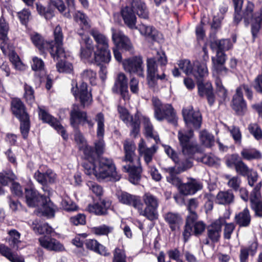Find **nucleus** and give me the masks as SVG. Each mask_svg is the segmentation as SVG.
<instances>
[{
	"label": "nucleus",
	"mask_w": 262,
	"mask_h": 262,
	"mask_svg": "<svg viewBox=\"0 0 262 262\" xmlns=\"http://www.w3.org/2000/svg\"><path fill=\"white\" fill-rule=\"evenodd\" d=\"M83 167L85 174H94L98 179H104L112 177L119 180L116 168L113 160L105 157H99L95 161H85Z\"/></svg>",
	"instance_id": "f257e3e1"
},
{
	"label": "nucleus",
	"mask_w": 262,
	"mask_h": 262,
	"mask_svg": "<svg viewBox=\"0 0 262 262\" xmlns=\"http://www.w3.org/2000/svg\"><path fill=\"white\" fill-rule=\"evenodd\" d=\"M136 145L133 141L125 140L123 142L124 157L123 161L128 162V164L122 166L125 172L129 173V180L134 184H138L141 179L142 169L139 158L136 159Z\"/></svg>",
	"instance_id": "f03ea898"
},
{
	"label": "nucleus",
	"mask_w": 262,
	"mask_h": 262,
	"mask_svg": "<svg viewBox=\"0 0 262 262\" xmlns=\"http://www.w3.org/2000/svg\"><path fill=\"white\" fill-rule=\"evenodd\" d=\"M54 40L51 42L45 41L43 37L38 33L32 34L31 39L38 48L41 54H43L47 50L52 58L62 57L64 53L60 45H63V34L61 28L57 26L54 31Z\"/></svg>",
	"instance_id": "7ed1b4c3"
},
{
	"label": "nucleus",
	"mask_w": 262,
	"mask_h": 262,
	"mask_svg": "<svg viewBox=\"0 0 262 262\" xmlns=\"http://www.w3.org/2000/svg\"><path fill=\"white\" fill-rule=\"evenodd\" d=\"M96 123V137L94 142L95 149L92 146H86L84 149L85 161H95L100 157L104 150L105 116L102 112L97 113L94 117Z\"/></svg>",
	"instance_id": "20e7f679"
},
{
	"label": "nucleus",
	"mask_w": 262,
	"mask_h": 262,
	"mask_svg": "<svg viewBox=\"0 0 262 262\" xmlns=\"http://www.w3.org/2000/svg\"><path fill=\"white\" fill-rule=\"evenodd\" d=\"M193 135V132L192 129H189L188 131L181 130L178 132V138L182 147V153L187 157L186 160L181 162L178 167V169L181 172L184 171L192 166V162L190 159L199 150L198 145L190 141Z\"/></svg>",
	"instance_id": "39448f33"
},
{
	"label": "nucleus",
	"mask_w": 262,
	"mask_h": 262,
	"mask_svg": "<svg viewBox=\"0 0 262 262\" xmlns=\"http://www.w3.org/2000/svg\"><path fill=\"white\" fill-rule=\"evenodd\" d=\"M158 54L159 57L157 59L156 58H147L146 60L147 81L148 86L151 88H155L157 86L158 80L166 79L164 71V66L167 63V59L165 53Z\"/></svg>",
	"instance_id": "423d86ee"
},
{
	"label": "nucleus",
	"mask_w": 262,
	"mask_h": 262,
	"mask_svg": "<svg viewBox=\"0 0 262 262\" xmlns=\"http://www.w3.org/2000/svg\"><path fill=\"white\" fill-rule=\"evenodd\" d=\"M154 117L159 121L166 120L174 126L177 125L178 117L176 112L171 104L162 103L157 98H152Z\"/></svg>",
	"instance_id": "0eeeda50"
},
{
	"label": "nucleus",
	"mask_w": 262,
	"mask_h": 262,
	"mask_svg": "<svg viewBox=\"0 0 262 262\" xmlns=\"http://www.w3.org/2000/svg\"><path fill=\"white\" fill-rule=\"evenodd\" d=\"M158 199L150 192H146L141 198V205L137 211L140 215L152 221L158 218Z\"/></svg>",
	"instance_id": "6e6552de"
},
{
	"label": "nucleus",
	"mask_w": 262,
	"mask_h": 262,
	"mask_svg": "<svg viewBox=\"0 0 262 262\" xmlns=\"http://www.w3.org/2000/svg\"><path fill=\"white\" fill-rule=\"evenodd\" d=\"M78 34L81 36V40L80 41L81 45L80 48L81 58L89 63H96L98 65L102 62H104L103 58L100 54H97L96 51L94 52L92 39L83 32H79Z\"/></svg>",
	"instance_id": "1a4fd4ad"
},
{
	"label": "nucleus",
	"mask_w": 262,
	"mask_h": 262,
	"mask_svg": "<svg viewBox=\"0 0 262 262\" xmlns=\"http://www.w3.org/2000/svg\"><path fill=\"white\" fill-rule=\"evenodd\" d=\"M54 8H57L66 17L71 16L70 11L74 9V7L71 8L68 6V11L66 12V7L62 0L53 1L47 7H45L40 4H36V9L38 13L47 20L51 19L54 16Z\"/></svg>",
	"instance_id": "9d476101"
},
{
	"label": "nucleus",
	"mask_w": 262,
	"mask_h": 262,
	"mask_svg": "<svg viewBox=\"0 0 262 262\" xmlns=\"http://www.w3.org/2000/svg\"><path fill=\"white\" fill-rule=\"evenodd\" d=\"M179 68L187 75H192L196 79L205 77L208 75V69L206 63L196 61L192 65L187 59L179 61Z\"/></svg>",
	"instance_id": "9b49d317"
},
{
	"label": "nucleus",
	"mask_w": 262,
	"mask_h": 262,
	"mask_svg": "<svg viewBox=\"0 0 262 262\" xmlns=\"http://www.w3.org/2000/svg\"><path fill=\"white\" fill-rule=\"evenodd\" d=\"M70 123L75 129H78L79 125L87 124L89 128H93L94 121L90 118L85 111H81L78 105L74 104L70 112Z\"/></svg>",
	"instance_id": "f8f14e48"
},
{
	"label": "nucleus",
	"mask_w": 262,
	"mask_h": 262,
	"mask_svg": "<svg viewBox=\"0 0 262 262\" xmlns=\"http://www.w3.org/2000/svg\"><path fill=\"white\" fill-rule=\"evenodd\" d=\"M91 34L96 42V51L97 54L103 58L104 63H108L111 59V54L108 49V39L99 32L92 30Z\"/></svg>",
	"instance_id": "ddd939ff"
},
{
	"label": "nucleus",
	"mask_w": 262,
	"mask_h": 262,
	"mask_svg": "<svg viewBox=\"0 0 262 262\" xmlns=\"http://www.w3.org/2000/svg\"><path fill=\"white\" fill-rule=\"evenodd\" d=\"M118 112L122 121L127 126L131 127L130 135L136 137L140 132V128L139 115L136 114L134 116H131L126 108L121 106L118 107Z\"/></svg>",
	"instance_id": "4468645a"
},
{
	"label": "nucleus",
	"mask_w": 262,
	"mask_h": 262,
	"mask_svg": "<svg viewBox=\"0 0 262 262\" xmlns=\"http://www.w3.org/2000/svg\"><path fill=\"white\" fill-rule=\"evenodd\" d=\"M122 64L126 72L142 78L144 77L143 60L141 56H135L125 59L123 61Z\"/></svg>",
	"instance_id": "2eb2a0df"
},
{
	"label": "nucleus",
	"mask_w": 262,
	"mask_h": 262,
	"mask_svg": "<svg viewBox=\"0 0 262 262\" xmlns=\"http://www.w3.org/2000/svg\"><path fill=\"white\" fill-rule=\"evenodd\" d=\"M225 223V219L220 217L207 227V238L204 241L205 245H210V242L212 243L219 242L221 235L222 227Z\"/></svg>",
	"instance_id": "dca6fc26"
},
{
	"label": "nucleus",
	"mask_w": 262,
	"mask_h": 262,
	"mask_svg": "<svg viewBox=\"0 0 262 262\" xmlns=\"http://www.w3.org/2000/svg\"><path fill=\"white\" fill-rule=\"evenodd\" d=\"M34 177L43 186L42 189L45 191L49 192L48 188L46 186L55 183L57 179V174L51 169L42 166L35 172Z\"/></svg>",
	"instance_id": "f3484780"
},
{
	"label": "nucleus",
	"mask_w": 262,
	"mask_h": 262,
	"mask_svg": "<svg viewBox=\"0 0 262 262\" xmlns=\"http://www.w3.org/2000/svg\"><path fill=\"white\" fill-rule=\"evenodd\" d=\"M39 118L43 123L49 124L52 126L59 134H60L63 139L66 140L68 135L66 134L64 127L61 125L60 122L56 118L51 115L44 108V107L38 106Z\"/></svg>",
	"instance_id": "a211bd4d"
},
{
	"label": "nucleus",
	"mask_w": 262,
	"mask_h": 262,
	"mask_svg": "<svg viewBox=\"0 0 262 262\" xmlns=\"http://www.w3.org/2000/svg\"><path fill=\"white\" fill-rule=\"evenodd\" d=\"M112 91L114 94H119L124 100L130 99V95L128 90V79L125 74L119 73L115 79Z\"/></svg>",
	"instance_id": "6ab92c4d"
},
{
	"label": "nucleus",
	"mask_w": 262,
	"mask_h": 262,
	"mask_svg": "<svg viewBox=\"0 0 262 262\" xmlns=\"http://www.w3.org/2000/svg\"><path fill=\"white\" fill-rule=\"evenodd\" d=\"M182 114L185 123L188 126H192L195 129L201 127L202 118L199 111H194L191 106L184 108Z\"/></svg>",
	"instance_id": "aec40b11"
},
{
	"label": "nucleus",
	"mask_w": 262,
	"mask_h": 262,
	"mask_svg": "<svg viewBox=\"0 0 262 262\" xmlns=\"http://www.w3.org/2000/svg\"><path fill=\"white\" fill-rule=\"evenodd\" d=\"M112 40L117 46L125 51L133 52L134 47L130 39L121 31L112 28L111 29Z\"/></svg>",
	"instance_id": "412c9836"
},
{
	"label": "nucleus",
	"mask_w": 262,
	"mask_h": 262,
	"mask_svg": "<svg viewBox=\"0 0 262 262\" xmlns=\"http://www.w3.org/2000/svg\"><path fill=\"white\" fill-rule=\"evenodd\" d=\"M75 84L76 88L73 87L71 89V92L76 99H79L83 107L89 105L92 101V97L91 94L88 92L86 83L82 82L79 88L77 83Z\"/></svg>",
	"instance_id": "4be33fe9"
},
{
	"label": "nucleus",
	"mask_w": 262,
	"mask_h": 262,
	"mask_svg": "<svg viewBox=\"0 0 262 262\" xmlns=\"http://www.w3.org/2000/svg\"><path fill=\"white\" fill-rule=\"evenodd\" d=\"M261 187L260 182L257 183L250 196L251 208L255 211V215L259 217H262V198L260 192Z\"/></svg>",
	"instance_id": "5701e85b"
},
{
	"label": "nucleus",
	"mask_w": 262,
	"mask_h": 262,
	"mask_svg": "<svg viewBox=\"0 0 262 262\" xmlns=\"http://www.w3.org/2000/svg\"><path fill=\"white\" fill-rule=\"evenodd\" d=\"M119 202L124 205L133 207L138 211L139 206L141 205V197L134 195L127 192L120 191L117 193Z\"/></svg>",
	"instance_id": "b1692460"
},
{
	"label": "nucleus",
	"mask_w": 262,
	"mask_h": 262,
	"mask_svg": "<svg viewBox=\"0 0 262 262\" xmlns=\"http://www.w3.org/2000/svg\"><path fill=\"white\" fill-rule=\"evenodd\" d=\"M158 147L154 144L147 147L145 142L141 139L138 144V151L140 156H143L145 164L149 166L152 162L153 157L157 151Z\"/></svg>",
	"instance_id": "393cba45"
},
{
	"label": "nucleus",
	"mask_w": 262,
	"mask_h": 262,
	"mask_svg": "<svg viewBox=\"0 0 262 262\" xmlns=\"http://www.w3.org/2000/svg\"><path fill=\"white\" fill-rule=\"evenodd\" d=\"M38 241L42 247L49 251L59 252L64 249L63 245L59 241L49 235L40 237Z\"/></svg>",
	"instance_id": "a878e982"
},
{
	"label": "nucleus",
	"mask_w": 262,
	"mask_h": 262,
	"mask_svg": "<svg viewBox=\"0 0 262 262\" xmlns=\"http://www.w3.org/2000/svg\"><path fill=\"white\" fill-rule=\"evenodd\" d=\"M203 183L196 179H190L186 183H182L179 188L180 192L185 195H193L202 189Z\"/></svg>",
	"instance_id": "bb28decb"
},
{
	"label": "nucleus",
	"mask_w": 262,
	"mask_h": 262,
	"mask_svg": "<svg viewBox=\"0 0 262 262\" xmlns=\"http://www.w3.org/2000/svg\"><path fill=\"white\" fill-rule=\"evenodd\" d=\"M211 60L213 71L218 74H227L228 69L224 66L226 57L224 52L217 50L216 56L212 57Z\"/></svg>",
	"instance_id": "cd10ccee"
},
{
	"label": "nucleus",
	"mask_w": 262,
	"mask_h": 262,
	"mask_svg": "<svg viewBox=\"0 0 262 262\" xmlns=\"http://www.w3.org/2000/svg\"><path fill=\"white\" fill-rule=\"evenodd\" d=\"M163 217L172 231L179 230L183 223L182 217L179 213L168 212L164 214Z\"/></svg>",
	"instance_id": "c85d7f7f"
},
{
	"label": "nucleus",
	"mask_w": 262,
	"mask_h": 262,
	"mask_svg": "<svg viewBox=\"0 0 262 262\" xmlns=\"http://www.w3.org/2000/svg\"><path fill=\"white\" fill-rule=\"evenodd\" d=\"M129 6L139 18L144 19L149 18V11L143 0H130Z\"/></svg>",
	"instance_id": "c756f323"
},
{
	"label": "nucleus",
	"mask_w": 262,
	"mask_h": 262,
	"mask_svg": "<svg viewBox=\"0 0 262 262\" xmlns=\"http://www.w3.org/2000/svg\"><path fill=\"white\" fill-rule=\"evenodd\" d=\"M134 29L138 30L142 35L152 40H157L161 35L154 27L143 23L136 26Z\"/></svg>",
	"instance_id": "7c9ffc66"
},
{
	"label": "nucleus",
	"mask_w": 262,
	"mask_h": 262,
	"mask_svg": "<svg viewBox=\"0 0 262 262\" xmlns=\"http://www.w3.org/2000/svg\"><path fill=\"white\" fill-rule=\"evenodd\" d=\"M121 14L124 24L131 29H134L136 26L137 17L135 12L130 6H126L122 8Z\"/></svg>",
	"instance_id": "2f4dec72"
},
{
	"label": "nucleus",
	"mask_w": 262,
	"mask_h": 262,
	"mask_svg": "<svg viewBox=\"0 0 262 262\" xmlns=\"http://www.w3.org/2000/svg\"><path fill=\"white\" fill-rule=\"evenodd\" d=\"M25 193L26 203L30 207L39 206L40 201L45 196L40 195L37 190L33 188H26Z\"/></svg>",
	"instance_id": "473e14b6"
},
{
	"label": "nucleus",
	"mask_w": 262,
	"mask_h": 262,
	"mask_svg": "<svg viewBox=\"0 0 262 262\" xmlns=\"http://www.w3.org/2000/svg\"><path fill=\"white\" fill-rule=\"evenodd\" d=\"M231 106L238 115H243L247 110L246 103L243 96L239 95L236 92L233 96Z\"/></svg>",
	"instance_id": "72a5a7b5"
},
{
	"label": "nucleus",
	"mask_w": 262,
	"mask_h": 262,
	"mask_svg": "<svg viewBox=\"0 0 262 262\" xmlns=\"http://www.w3.org/2000/svg\"><path fill=\"white\" fill-rule=\"evenodd\" d=\"M11 110L13 114L18 119L20 118H26L29 115L26 111V108L23 102L18 98H14L11 101Z\"/></svg>",
	"instance_id": "f704fd0d"
},
{
	"label": "nucleus",
	"mask_w": 262,
	"mask_h": 262,
	"mask_svg": "<svg viewBox=\"0 0 262 262\" xmlns=\"http://www.w3.org/2000/svg\"><path fill=\"white\" fill-rule=\"evenodd\" d=\"M39 206H41V211L43 215L48 217H53L57 207L51 201L50 198L45 196L40 201Z\"/></svg>",
	"instance_id": "c9c22d12"
},
{
	"label": "nucleus",
	"mask_w": 262,
	"mask_h": 262,
	"mask_svg": "<svg viewBox=\"0 0 262 262\" xmlns=\"http://www.w3.org/2000/svg\"><path fill=\"white\" fill-rule=\"evenodd\" d=\"M63 45H60V48L62 49L64 53V56L62 57H58L56 58H53L54 60H57L58 62L56 63V68L57 71L60 72H64L67 73H71L73 69V65L69 62L65 61V58L67 57V54L65 52L64 48L62 47Z\"/></svg>",
	"instance_id": "e433bc0d"
},
{
	"label": "nucleus",
	"mask_w": 262,
	"mask_h": 262,
	"mask_svg": "<svg viewBox=\"0 0 262 262\" xmlns=\"http://www.w3.org/2000/svg\"><path fill=\"white\" fill-rule=\"evenodd\" d=\"M88 249L94 251L101 255L107 256L110 255V253L107 251L106 247L100 244L96 239H88L85 243Z\"/></svg>",
	"instance_id": "4c0bfd02"
},
{
	"label": "nucleus",
	"mask_w": 262,
	"mask_h": 262,
	"mask_svg": "<svg viewBox=\"0 0 262 262\" xmlns=\"http://www.w3.org/2000/svg\"><path fill=\"white\" fill-rule=\"evenodd\" d=\"M142 122L144 126L145 134L147 137L153 139L156 143L160 142V140L159 135L154 130V126L149 118L146 116L142 117Z\"/></svg>",
	"instance_id": "58836bf2"
},
{
	"label": "nucleus",
	"mask_w": 262,
	"mask_h": 262,
	"mask_svg": "<svg viewBox=\"0 0 262 262\" xmlns=\"http://www.w3.org/2000/svg\"><path fill=\"white\" fill-rule=\"evenodd\" d=\"M165 171L168 173V175L166 176L167 182L179 188L182 184V182L178 174L181 172V171L174 167L166 168H165Z\"/></svg>",
	"instance_id": "ea45409f"
},
{
	"label": "nucleus",
	"mask_w": 262,
	"mask_h": 262,
	"mask_svg": "<svg viewBox=\"0 0 262 262\" xmlns=\"http://www.w3.org/2000/svg\"><path fill=\"white\" fill-rule=\"evenodd\" d=\"M251 215L249 209L245 208L235 216L236 223L241 227H248L251 223Z\"/></svg>",
	"instance_id": "a19ab883"
},
{
	"label": "nucleus",
	"mask_w": 262,
	"mask_h": 262,
	"mask_svg": "<svg viewBox=\"0 0 262 262\" xmlns=\"http://www.w3.org/2000/svg\"><path fill=\"white\" fill-rule=\"evenodd\" d=\"M8 236L6 241L9 245L15 250L19 249V245L21 244L20 233L15 229H11L8 231Z\"/></svg>",
	"instance_id": "79ce46f5"
},
{
	"label": "nucleus",
	"mask_w": 262,
	"mask_h": 262,
	"mask_svg": "<svg viewBox=\"0 0 262 262\" xmlns=\"http://www.w3.org/2000/svg\"><path fill=\"white\" fill-rule=\"evenodd\" d=\"M241 155L244 160L247 161L257 160L262 158L261 152L254 148H243L241 151Z\"/></svg>",
	"instance_id": "37998d69"
},
{
	"label": "nucleus",
	"mask_w": 262,
	"mask_h": 262,
	"mask_svg": "<svg viewBox=\"0 0 262 262\" xmlns=\"http://www.w3.org/2000/svg\"><path fill=\"white\" fill-rule=\"evenodd\" d=\"M0 253L11 262H25L21 256L13 253L9 247L4 244H0Z\"/></svg>",
	"instance_id": "c03bdc74"
},
{
	"label": "nucleus",
	"mask_w": 262,
	"mask_h": 262,
	"mask_svg": "<svg viewBox=\"0 0 262 262\" xmlns=\"http://www.w3.org/2000/svg\"><path fill=\"white\" fill-rule=\"evenodd\" d=\"M204 78L201 77L200 79H196L198 94L201 97L206 96L213 92V87L211 82L207 81L204 83L203 82Z\"/></svg>",
	"instance_id": "a18cd8bd"
},
{
	"label": "nucleus",
	"mask_w": 262,
	"mask_h": 262,
	"mask_svg": "<svg viewBox=\"0 0 262 262\" xmlns=\"http://www.w3.org/2000/svg\"><path fill=\"white\" fill-rule=\"evenodd\" d=\"M234 195L231 190L220 191L216 195V201L219 204L228 205L232 203Z\"/></svg>",
	"instance_id": "49530a36"
},
{
	"label": "nucleus",
	"mask_w": 262,
	"mask_h": 262,
	"mask_svg": "<svg viewBox=\"0 0 262 262\" xmlns=\"http://www.w3.org/2000/svg\"><path fill=\"white\" fill-rule=\"evenodd\" d=\"M88 209L90 212L97 215H105L107 214V207L106 206L104 201H102L100 203L89 205Z\"/></svg>",
	"instance_id": "de8ad7c7"
},
{
	"label": "nucleus",
	"mask_w": 262,
	"mask_h": 262,
	"mask_svg": "<svg viewBox=\"0 0 262 262\" xmlns=\"http://www.w3.org/2000/svg\"><path fill=\"white\" fill-rule=\"evenodd\" d=\"M75 20L79 23L83 29H88L90 28V21L89 17L82 12L77 11L74 15Z\"/></svg>",
	"instance_id": "09e8293b"
},
{
	"label": "nucleus",
	"mask_w": 262,
	"mask_h": 262,
	"mask_svg": "<svg viewBox=\"0 0 262 262\" xmlns=\"http://www.w3.org/2000/svg\"><path fill=\"white\" fill-rule=\"evenodd\" d=\"M216 93L220 97V102L224 101L227 96V90L223 84L221 79L217 77L215 81Z\"/></svg>",
	"instance_id": "8fccbe9b"
},
{
	"label": "nucleus",
	"mask_w": 262,
	"mask_h": 262,
	"mask_svg": "<svg viewBox=\"0 0 262 262\" xmlns=\"http://www.w3.org/2000/svg\"><path fill=\"white\" fill-rule=\"evenodd\" d=\"M200 139L202 144L207 147H211L214 142L213 136L206 130L200 133Z\"/></svg>",
	"instance_id": "3c124183"
},
{
	"label": "nucleus",
	"mask_w": 262,
	"mask_h": 262,
	"mask_svg": "<svg viewBox=\"0 0 262 262\" xmlns=\"http://www.w3.org/2000/svg\"><path fill=\"white\" fill-rule=\"evenodd\" d=\"M20 121V130L23 138L27 139L30 128V122L29 115L26 118L18 119Z\"/></svg>",
	"instance_id": "603ef678"
},
{
	"label": "nucleus",
	"mask_w": 262,
	"mask_h": 262,
	"mask_svg": "<svg viewBox=\"0 0 262 262\" xmlns=\"http://www.w3.org/2000/svg\"><path fill=\"white\" fill-rule=\"evenodd\" d=\"M254 7V4L248 1L243 12V18L246 24H249L250 20L254 19L255 14H253Z\"/></svg>",
	"instance_id": "864d4df0"
},
{
	"label": "nucleus",
	"mask_w": 262,
	"mask_h": 262,
	"mask_svg": "<svg viewBox=\"0 0 262 262\" xmlns=\"http://www.w3.org/2000/svg\"><path fill=\"white\" fill-rule=\"evenodd\" d=\"M83 81H89L92 85L96 84V73L91 69H85L81 73Z\"/></svg>",
	"instance_id": "5fc2aeb1"
},
{
	"label": "nucleus",
	"mask_w": 262,
	"mask_h": 262,
	"mask_svg": "<svg viewBox=\"0 0 262 262\" xmlns=\"http://www.w3.org/2000/svg\"><path fill=\"white\" fill-rule=\"evenodd\" d=\"M114 228L105 224L99 226L94 227L92 228V232L97 235H107L111 233Z\"/></svg>",
	"instance_id": "6e6d98bb"
},
{
	"label": "nucleus",
	"mask_w": 262,
	"mask_h": 262,
	"mask_svg": "<svg viewBox=\"0 0 262 262\" xmlns=\"http://www.w3.org/2000/svg\"><path fill=\"white\" fill-rule=\"evenodd\" d=\"M16 179V176L11 170L0 172V183L3 185H7L9 182L13 181Z\"/></svg>",
	"instance_id": "4d7b16f0"
},
{
	"label": "nucleus",
	"mask_w": 262,
	"mask_h": 262,
	"mask_svg": "<svg viewBox=\"0 0 262 262\" xmlns=\"http://www.w3.org/2000/svg\"><path fill=\"white\" fill-rule=\"evenodd\" d=\"M234 168L237 173L243 177H246L248 175V173L251 172V170L252 169V168H250L242 159L236 165Z\"/></svg>",
	"instance_id": "13d9d810"
},
{
	"label": "nucleus",
	"mask_w": 262,
	"mask_h": 262,
	"mask_svg": "<svg viewBox=\"0 0 262 262\" xmlns=\"http://www.w3.org/2000/svg\"><path fill=\"white\" fill-rule=\"evenodd\" d=\"M248 129L250 133L257 140L262 139V130L260 126L256 123H251L248 125Z\"/></svg>",
	"instance_id": "bf43d9fd"
},
{
	"label": "nucleus",
	"mask_w": 262,
	"mask_h": 262,
	"mask_svg": "<svg viewBox=\"0 0 262 262\" xmlns=\"http://www.w3.org/2000/svg\"><path fill=\"white\" fill-rule=\"evenodd\" d=\"M227 129L230 132L234 142L236 144H241L242 142V133L239 128L237 126L232 125L230 127L228 126Z\"/></svg>",
	"instance_id": "052dcab7"
},
{
	"label": "nucleus",
	"mask_w": 262,
	"mask_h": 262,
	"mask_svg": "<svg viewBox=\"0 0 262 262\" xmlns=\"http://www.w3.org/2000/svg\"><path fill=\"white\" fill-rule=\"evenodd\" d=\"M225 178L228 180V187L236 191L239 190L241 183V180L239 177L236 176L231 177L229 175H227Z\"/></svg>",
	"instance_id": "680f3d73"
},
{
	"label": "nucleus",
	"mask_w": 262,
	"mask_h": 262,
	"mask_svg": "<svg viewBox=\"0 0 262 262\" xmlns=\"http://www.w3.org/2000/svg\"><path fill=\"white\" fill-rule=\"evenodd\" d=\"M240 160L241 159L237 154L228 155L225 157V163L229 168H235Z\"/></svg>",
	"instance_id": "e2e57ef3"
},
{
	"label": "nucleus",
	"mask_w": 262,
	"mask_h": 262,
	"mask_svg": "<svg viewBox=\"0 0 262 262\" xmlns=\"http://www.w3.org/2000/svg\"><path fill=\"white\" fill-rule=\"evenodd\" d=\"M234 7V21L237 23H238L242 18V16L241 14V11L242 10L243 0H232Z\"/></svg>",
	"instance_id": "0e129e2a"
},
{
	"label": "nucleus",
	"mask_w": 262,
	"mask_h": 262,
	"mask_svg": "<svg viewBox=\"0 0 262 262\" xmlns=\"http://www.w3.org/2000/svg\"><path fill=\"white\" fill-rule=\"evenodd\" d=\"M126 254L123 249L116 248L113 252V262H126Z\"/></svg>",
	"instance_id": "69168bd1"
},
{
	"label": "nucleus",
	"mask_w": 262,
	"mask_h": 262,
	"mask_svg": "<svg viewBox=\"0 0 262 262\" xmlns=\"http://www.w3.org/2000/svg\"><path fill=\"white\" fill-rule=\"evenodd\" d=\"M7 55L9 57L10 61L14 66L16 69L21 70L23 69V64L20 60L19 57L13 51L8 52Z\"/></svg>",
	"instance_id": "338daca9"
},
{
	"label": "nucleus",
	"mask_w": 262,
	"mask_h": 262,
	"mask_svg": "<svg viewBox=\"0 0 262 262\" xmlns=\"http://www.w3.org/2000/svg\"><path fill=\"white\" fill-rule=\"evenodd\" d=\"M24 97L29 104H32L35 99L33 88L27 84L24 85Z\"/></svg>",
	"instance_id": "774afa93"
}]
</instances>
